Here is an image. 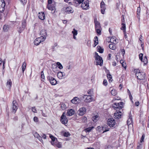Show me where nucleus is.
<instances>
[{"label": "nucleus", "instance_id": "obj_1", "mask_svg": "<svg viewBox=\"0 0 149 149\" xmlns=\"http://www.w3.org/2000/svg\"><path fill=\"white\" fill-rule=\"evenodd\" d=\"M136 72L135 75L138 79L140 80H143L145 78V74L142 72H140L138 69H135L134 70Z\"/></svg>", "mask_w": 149, "mask_h": 149}, {"label": "nucleus", "instance_id": "obj_2", "mask_svg": "<svg viewBox=\"0 0 149 149\" xmlns=\"http://www.w3.org/2000/svg\"><path fill=\"white\" fill-rule=\"evenodd\" d=\"M52 4L51 5H50V4H48V3L47 8L49 10L52 11V13L54 14L55 13L56 10V5L54 1L52 2Z\"/></svg>", "mask_w": 149, "mask_h": 149}, {"label": "nucleus", "instance_id": "obj_3", "mask_svg": "<svg viewBox=\"0 0 149 149\" xmlns=\"http://www.w3.org/2000/svg\"><path fill=\"white\" fill-rule=\"evenodd\" d=\"M107 123L110 127H113L115 125V120L113 118H109L107 120Z\"/></svg>", "mask_w": 149, "mask_h": 149}, {"label": "nucleus", "instance_id": "obj_4", "mask_svg": "<svg viewBox=\"0 0 149 149\" xmlns=\"http://www.w3.org/2000/svg\"><path fill=\"white\" fill-rule=\"evenodd\" d=\"M60 121L62 124L65 125L67 124L68 120L67 118L65 113L63 112L60 118Z\"/></svg>", "mask_w": 149, "mask_h": 149}, {"label": "nucleus", "instance_id": "obj_5", "mask_svg": "<svg viewBox=\"0 0 149 149\" xmlns=\"http://www.w3.org/2000/svg\"><path fill=\"white\" fill-rule=\"evenodd\" d=\"M47 80L52 85H54L57 83V81L56 79L51 76H48L47 77Z\"/></svg>", "mask_w": 149, "mask_h": 149}, {"label": "nucleus", "instance_id": "obj_6", "mask_svg": "<svg viewBox=\"0 0 149 149\" xmlns=\"http://www.w3.org/2000/svg\"><path fill=\"white\" fill-rule=\"evenodd\" d=\"M95 58L96 61V65L102 66L103 64V60L102 58L100 56H96Z\"/></svg>", "mask_w": 149, "mask_h": 149}, {"label": "nucleus", "instance_id": "obj_7", "mask_svg": "<svg viewBox=\"0 0 149 149\" xmlns=\"http://www.w3.org/2000/svg\"><path fill=\"white\" fill-rule=\"evenodd\" d=\"M81 7L84 10L88 9L89 8L88 1L86 0L83 3H82L81 5Z\"/></svg>", "mask_w": 149, "mask_h": 149}, {"label": "nucleus", "instance_id": "obj_8", "mask_svg": "<svg viewBox=\"0 0 149 149\" xmlns=\"http://www.w3.org/2000/svg\"><path fill=\"white\" fill-rule=\"evenodd\" d=\"M40 34L41 35L40 37L42 38V41H44L46 38V36H47V33L45 30L42 29L40 32Z\"/></svg>", "mask_w": 149, "mask_h": 149}, {"label": "nucleus", "instance_id": "obj_9", "mask_svg": "<svg viewBox=\"0 0 149 149\" xmlns=\"http://www.w3.org/2000/svg\"><path fill=\"white\" fill-rule=\"evenodd\" d=\"M100 8L101 13L102 14H104L106 9V7L105 3L103 1H102L100 3Z\"/></svg>", "mask_w": 149, "mask_h": 149}, {"label": "nucleus", "instance_id": "obj_10", "mask_svg": "<svg viewBox=\"0 0 149 149\" xmlns=\"http://www.w3.org/2000/svg\"><path fill=\"white\" fill-rule=\"evenodd\" d=\"M133 121L132 117V114L130 113L129 115V118L127 121V124L128 126L130 125H132V126L133 125Z\"/></svg>", "mask_w": 149, "mask_h": 149}, {"label": "nucleus", "instance_id": "obj_11", "mask_svg": "<svg viewBox=\"0 0 149 149\" xmlns=\"http://www.w3.org/2000/svg\"><path fill=\"white\" fill-rule=\"evenodd\" d=\"M83 99H85V101L87 102H90L92 101V99L91 95H84L83 97Z\"/></svg>", "mask_w": 149, "mask_h": 149}, {"label": "nucleus", "instance_id": "obj_12", "mask_svg": "<svg viewBox=\"0 0 149 149\" xmlns=\"http://www.w3.org/2000/svg\"><path fill=\"white\" fill-rule=\"evenodd\" d=\"M51 144L54 146H56L57 148H60L62 147L61 143V142H58L57 141H56V142H51Z\"/></svg>", "mask_w": 149, "mask_h": 149}, {"label": "nucleus", "instance_id": "obj_13", "mask_svg": "<svg viewBox=\"0 0 149 149\" xmlns=\"http://www.w3.org/2000/svg\"><path fill=\"white\" fill-rule=\"evenodd\" d=\"M79 115L82 116L84 115L86 112V109L84 107H82L80 108L79 109Z\"/></svg>", "mask_w": 149, "mask_h": 149}, {"label": "nucleus", "instance_id": "obj_14", "mask_svg": "<svg viewBox=\"0 0 149 149\" xmlns=\"http://www.w3.org/2000/svg\"><path fill=\"white\" fill-rule=\"evenodd\" d=\"M95 28V29L101 28L100 23L97 20V19L95 18L94 19Z\"/></svg>", "mask_w": 149, "mask_h": 149}, {"label": "nucleus", "instance_id": "obj_15", "mask_svg": "<svg viewBox=\"0 0 149 149\" xmlns=\"http://www.w3.org/2000/svg\"><path fill=\"white\" fill-rule=\"evenodd\" d=\"M121 112L120 111H116V112L114 113V117L115 118L118 119L121 117Z\"/></svg>", "mask_w": 149, "mask_h": 149}, {"label": "nucleus", "instance_id": "obj_16", "mask_svg": "<svg viewBox=\"0 0 149 149\" xmlns=\"http://www.w3.org/2000/svg\"><path fill=\"white\" fill-rule=\"evenodd\" d=\"M141 9L140 6L138 7L136 10V17L138 19L139 21L140 20V12Z\"/></svg>", "mask_w": 149, "mask_h": 149}, {"label": "nucleus", "instance_id": "obj_17", "mask_svg": "<svg viewBox=\"0 0 149 149\" xmlns=\"http://www.w3.org/2000/svg\"><path fill=\"white\" fill-rule=\"evenodd\" d=\"M42 38L41 37H39L37 38L34 42V44L36 45H38L42 41Z\"/></svg>", "mask_w": 149, "mask_h": 149}, {"label": "nucleus", "instance_id": "obj_18", "mask_svg": "<svg viewBox=\"0 0 149 149\" xmlns=\"http://www.w3.org/2000/svg\"><path fill=\"white\" fill-rule=\"evenodd\" d=\"M39 18L42 20H44L45 19V14L43 12H41L38 13Z\"/></svg>", "mask_w": 149, "mask_h": 149}, {"label": "nucleus", "instance_id": "obj_19", "mask_svg": "<svg viewBox=\"0 0 149 149\" xmlns=\"http://www.w3.org/2000/svg\"><path fill=\"white\" fill-rule=\"evenodd\" d=\"M12 103L13 104V109L15 111V113L17 109V104L16 100H13Z\"/></svg>", "mask_w": 149, "mask_h": 149}, {"label": "nucleus", "instance_id": "obj_20", "mask_svg": "<svg viewBox=\"0 0 149 149\" xmlns=\"http://www.w3.org/2000/svg\"><path fill=\"white\" fill-rule=\"evenodd\" d=\"M65 11L68 13H73L74 10L70 7H68L65 8Z\"/></svg>", "mask_w": 149, "mask_h": 149}, {"label": "nucleus", "instance_id": "obj_21", "mask_svg": "<svg viewBox=\"0 0 149 149\" xmlns=\"http://www.w3.org/2000/svg\"><path fill=\"white\" fill-rule=\"evenodd\" d=\"M74 112L75 111L74 109H70L68 110L67 114L68 116H71L74 114Z\"/></svg>", "mask_w": 149, "mask_h": 149}, {"label": "nucleus", "instance_id": "obj_22", "mask_svg": "<svg viewBox=\"0 0 149 149\" xmlns=\"http://www.w3.org/2000/svg\"><path fill=\"white\" fill-rule=\"evenodd\" d=\"M121 101L119 102H115L113 105V107L115 108H121Z\"/></svg>", "mask_w": 149, "mask_h": 149}, {"label": "nucleus", "instance_id": "obj_23", "mask_svg": "<svg viewBox=\"0 0 149 149\" xmlns=\"http://www.w3.org/2000/svg\"><path fill=\"white\" fill-rule=\"evenodd\" d=\"M116 60L118 61H119L120 64H121V58L120 57V54L119 53H118L116 56Z\"/></svg>", "mask_w": 149, "mask_h": 149}, {"label": "nucleus", "instance_id": "obj_24", "mask_svg": "<svg viewBox=\"0 0 149 149\" xmlns=\"http://www.w3.org/2000/svg\"><path fill=\"white\" fill-rule=\"evenodd\" d=\"M110 42L114 44H116L117 42L116 41V39H115V37L113 36L111 37L110 39Z\"/></svg>", "mask_w": 149, "mask_h": 149}, {"label": "nucleus", "instance_id": "obj_25", "mask_svg": "<svg viewBox=\"0 0 149 149\" xmlns=\"http://www.w3.org/2000/svg\"><path fill=\"white\" fill-rule=\"evenodd\" d=\"M63 74H64V72H58L57 74L58 77L60 79H61L63 77Z\"/></svg>", "mask_w": 149, "mask_h": 149}, {"label": "nucleus", "instance_id": "obj_26", "mask_svg": "<svg viewBox=\"0 0 149 149\" xmlns=\"http://www.w3.org/2000/svg\"><path fill=\"white\" fill-rule=\"evenodd\" d=\"M12 84V82L11 79L8 80L7 82V86L10 89L11 87Z\"/></svg>", "mask_w": 149, "mask_h": 149}, {"label": "nucleus", "instance_id": "obj_27", "mask_svg": "<svg viewBox=\"0 0 149 149\" xmlns=\"http://www.w3.org/2000/svg\"><path fill=\"white\" fill-rule=\"evenodd\" d=\"M144 63V65H146L148 63V60L147 58V57L146 56H145L143 60V61H141Z\"/></svg>", "mask_w": 149, "mask_h": 149}, {"label": "nucleus", "instance_id": "obj_28", "mask_svg": "<svg viewBox=\"0 0 149 149\" xmlns=\"http://www.w3.org/2000/svg\"><path fill=\"white\" fill-rule=\"evenodd\" d=\"M24 29V28L22 26L18 27L17 28V31L19 33H21Z\"/></svg>", "mask_w": 149, "mask_h": 149}, {"label": "nucleus", "instance_id": "obj_29", "mask_svg": "<svg viewBox=\"0 0 149 149\" xmlns=\"http://www.w3.org/2000/svg\"><path fill=\"white\" fill-rule=\"evenodd\" d=\"M49 137L51 139H52V141L51 142H56V141H55V140H56V141L57 140V139L54 136L52 135L51 134H49Z\"/></svg>", "mask_w": 149, "mask_h": 149}, {"label": "nucleus", "instance_id": "obj_30", "mask_svg": "<svg viewBox=\"0 0 149 149\" xmlns=\"http://www.w3.org/2000/svg\"><path fill=\"white\" fill-rule=\"evenodd\" d=\"M94 45L93 46L94 47H95L98 44V37L97 36H96L94 37Z\"/></svg>", "mask_w": 149, "mask_h": 149}, {"label": "nucleus", "instance_id": "obj_31", "mask_svg": "<svg viewBox=\"0 0 149 149\" xmlns=\"http://www.w3.org/2000/svg\"><path fill=\"white\" fill-rule=\"evenodd\" d=\"M78 98L76 97H74L72 100H71V101L72 103L74 104H76L78 102L77 101Z\"/></svg>", "mask_w": 149, "mask_h": 149}, {"label": "nucleus", "instance_id": "obj_32", "mask_svg": "<svg viewBox=\"0 0 149 149\" xmlns=\"http://www.w3.org/2000/svg\"><path fill=\"white\" fill-rule=\"evenodd\" d=\"M115 44H114L113 43L110 44L109 45V47L111 49L114 50L116 48V46L115 45Z\"/></svg>", "mask_w": 149, "mask_h": 149}, {"label": "nucleus", "instance_id": "obj_33", "mask_svg": "<svg viewBox=\"0 0 149 149\" xmlns=\"http://www.w3.org/2000/svg\"><path fill=\"white\" fill-rule=\"evenodd\" d=\"M26 63L25 62H24L23 63L22 65V72L24 73V70H25L26 68Z\"/></svg>", "mask_w": 149, "mask_h": 149}, {"label": "nucleus", "instance_id": "obj_34", "mask_svg": "<svg viewBox=\"0 0 149 149\" xmlns=\"http://www.w3.org/2000/svg\"><path fill=\"white\" fill-rule=\"evenodd\" d=\"M122 30H123V33H125L126 31L125 24L124 23H122Z\"/></svg>", "mask_w": 149, "mask_h": 149}, {"label": "nucleus", "instance_id": "obj_35", "mask_svg": "<svg viewBox=\"0 0 149 149\" xmlns=\"http://www.w3.org/2000/svg\"><path fill=\"white\" fill-rule=\"evenodd\" d=\"M9 28V26L8 25H4L3 26V30L4 31H7Z\"/></svg>", "mask_w": 149, "mask_h": 149}, {"label": "nucleus", "instance_id": "obj_36", "mask_svg": "<svg viewBox=\"0 0 149 149\" xmlns=\"http://www.w3.org/2000/svg\"><path fill=\"white\" fill-rule=\"evenodd\" d=\"M97 48V50H99V52L100 53H103L104 51V49L102 48V47H101L100 46H98Z\"/></svg>", "mask_w": 149, "mask_h": 149}, {"label": "nucleus", "instance_id": "obj_37", "mask_svg": "<svg viewBox=\"0 0 149 149\" xmlns=\"http://www.w3.org/2000/svg\"><path fill=\"white\" fill-rule=\"evenodd\" d=\"M94 127L93 126L87 128L85 129V131L86 132H89Z\"/></svg>", "mask_w": 149, "mask_h": 149}, {"label": "nucleus", "instance_id": "obj_38", "mask_svg": "<svg viewBox=\"0 0 149 149\" xmlns=\"http://www.w3.org/2000/svg\"><path fill=\"white\" fill-rule=\"evenodd\" d=\"M122 67H123L124 69L126 70L127 67V65L125 61H124L122 63Z\"/></svg>", "mask_w": 149, "mask_h": 149}, {"label": "nucleus", "instance_id": "obj_39", "mask_svg": "<svg viewBox=\"0 0 149 149\" xmlns=\"http://www.w3.org/2000/svg\"><path fill=\"white\" fill-rule=\"evenodd\" d=\"M95 29L96 30L97 33V34L99 35L101 34L102 30L101 28Z\"/></svg>", "mask_w": 149, "mask_h": 149}, {"label": "nucleus", "instance_id": "obj_40", "mask_svg": "<svg viewBox=\"0 0 149 149\" xmlns=\"http://www.w3.org/2000/svg\"><path fill=\"white\" fill-rule=\"evenodd\" d=\"M111 92V95L113 96H115L117 94V91L115 89L112 90Z\"/></svg>", "mask_w": 149, "mask_h": 149}, {"label": "nucleus", "instance_id": "obj_41", "mask_svg": "<svg viewBox=\"0 0 149 149\" xmlns=\"http://www.w3.org/2000/svg\"><path fill=\"white\" fill-rule=\"evenodd\" d=\"M5 6H0V13L3 12L5 9Z\"/></svg>", "mask_w": 149, "mask_h": 149}, {"label": "nucleus", "instance_id": "obj_42", "mask_svg": "<svg viewBox=\"0 0 149 149\" xmlns=\"http://www.w3.org/2000/svg\"><path fill=\"white\" fill-rule=\"evenodd\" d=\"M98 118V116L96 115L92 117V120L94 122H96Z\"/></svg>", "mask_w": 149, "mask_h": 149}, {"label": "nucleus", "instance_id": "obj_43", "mask_svg": "<svg viewBox=\"0 0 149 149\" xmlns=\"http://www.w3.org/2000/svg\"><path fill=\"white\" fill-rule=\"evenodd\" d=\"M41 78L42 79V81H44V80L45 79V76L43 71H42L41 72Z\"/></svg>", "mask_w": 149, "mask_h": 149}, {"label": "nucleus", "instance_id": "obj_44", "mask_svg": "<svg viewBox=\"0 0 149 149\" xmlns=\"http://www.w3.org/2000/svg\"><path fill=\"white\" fill-rule=\"evenodd\" d=\"M107 77L108 79H109V82L112 81V77L111 75L110 74V73L107 74Z\"/></svg>", "mask_w": 149, "mask_h": 149}, {"label": "nucleus", "instance_id": "obj_45", "mask_svg": "<svg viewBox=\"0 0 149 149\" xmlns=\"http://www.w3.org/2000/svg\"><path fill=\"white\" fill-rule=\"evenodd\" d=\"M5 6L6 3L4 0H0V6Z\"/></svg>", "mask_w": 149, "mask_h": 149}, {"label": "nucleus", "instance_id": "obj_46", "mask_svg": "<svg viewBox=\"0 0 149 149\" xmlns=\"http://www.w3.org/2000/svg\"><path fill=\"white\" fill-rule=\"evenodd\" d=\"M56 64L57 65L58 67L60 69H61L63 68V66L62 64L59 62H57L56 63Z\"/></svg>", "mask_w": 149, "mask_h": 149}, {"label": "nucleus", "instance_id": "obj_47", "mask_svg": "<svg viewBox=\"0 0 149 149\" xmlns=\"http://www.w3.org/2000/svg\"><path fill=\"white\" fill-rule=\"evenodd\" d=\"M61 107L63 110L65 109L66 108H67L66 106L64 103L61 104Z\"/></svg>", "mask_w": 149, "mask_h": 149}, {"label": "nucleus", "instance_id": "obj_48", "mask_svg": "<svg viewBox=\"0 0 149 149\" xmlns=\"http://www.w3.org/2000/svg\"><path fill=\"white\" fill-rule=\"evenodd\" d=\"M22 26H21L22 27H24V28H25L26 25V21L25 20H24L22 21Z\"/></svg>", "mask_w": 149, "mask_h": 149}, {"label": "nucleus", "instance_id": "obj_49", "mask_svg": "<svg viewBox=\"0 0 149 149\" xmlns=\"http://www.w3.org/2000/svg\"><path fill=\"white\" fill-rule=\"evenodd\" d=\"M113 148V147L111 145L107 146L105 147V149H114Z\"/></svg>", "mask_w": 149, "mask_h": 149}, {"label": "nucleus", "instance_id": "obj_50", "mask_svg": "<svg viewBox=\"0 0 149 149\" xmlns=\"http://www.w3.org/2000/svg\"><path fill=\"white\" fill-rule=\"evenodd\" d=\"M143 54L142 53H140L139 54V59L141 61H143Z\"/></svg>", "mask_w": 149, "mask_h": 149}, {"label": "nucleus", "instance_id": "obj_51", "mask_svg": "<svg viewBox=\"0 0 149 149\" xmlns=\"http://www.w3.org/2000/svg\"><path fill=\"white\" fill-rule=\"evenodd\" d=\"M70 135V134L68 132H65L63 133V136L66 137H68Z\"/></svg>", "mask_w": 149, "mask_h": 149}, {"label": "nucleus", "instance_id": "obj_52", "mask_svg": "<svg viewBox=\"0 0 149 149\" xmlns=\"http://www.w3.org/2000/svg\"><path fill=\"white\" fill-rule=\"evenodd\" d=\"M72 33L73 34V35H77V31L75 29H74L73 31H72Z\"/></svg>", "mask_w": 149, "mask_h": 149}, {"label": "nucleus", "instance_id": "obj_53", "mask_svg": "<svg viewBox=\"0 0 149 149\" xmlns=\"http://www.w3.org/2000/svg\"><path fill=\"white\" fill-rule=\"evenodd\" d=\"M81 120L82 122H85L87 121V118L85 116L82 117Z\"/></svg>", "mask_w": 149, "mask_h": 149}, {"label": "nucleus", "instance_id": "obj_54", "mask_svg": "<svg viewBox=\"0 0 149 149\" xmlns=\"http://www.w3.org/2000/svg\"><path fill=\"white\" fill-rule=\"evenodd\" d=\"M145 137V135L144 134H143L140 140L141 142H143L144 141V138Z\"/></svg>", "mask_w": 149, "mask_h": 149}, {"label": "nucleus", "instance_id": "obj_55", "mask_svg": "<svg viewBox=\"0 0 149 149\" xmlns=\"http://www.w3.org/2000/svg\"><path fill=\"white\" fill-rule=\"evenodd\" d=\"M137 149H142L141 144L139 143L137 144Z\"/></svg>", "mask_w": 149, "mask_h": 149}, {"label": "nucleus", "instance_id": "obj_56", "mask_svg": "<svg viewBox=\"0 0 149 149\" xmlns=\"http://www.w3.org/2000/svg\"><path fill=\"white\" fill-rule=\"evenodd\" d=\"M93 89H89L88 90V94L91 95L93 93Z\"/></svg>", "mask_w": 149, "mask_h": 149}, {"label": "nucleus", "instance_id": "obj_57", "mask_svg": "<svg viewBox=\"0 0 149 149\" xmlns=\"http://www.w3.org/2000/svg\"><path fill=\"white\" fill-rule=\"evenodd\" d=\"M4 15L3 12L0 13V20H1L2 18L4 16Z\"/></svg>", "mask_w": 149, "mask_h": 149}, {"label": "nucleus", "instance_id": "obj_58", "mask_svg": "<svg viewBox=\"0 0 149 149\" xmlns=\"http://www.w3.org/2000/svg\"><path fill=\"white\" fill-rule=\"evenodd\" d=\"M104 130L103 132H107L109 130V129L110 128H108V127L107 126H106L104 127Z\"/></svg>", "mask_w": 149, "mask_h": 149}, {"label": "nucleus", "instance_id": "obj_59", "mask_svg": "<svg viewBox=\"0 0 149 149\" xmlns=\"http://www.w3.org/2000/svg\"><path fill=\"white\" fill-rule=\"evenodd\" d=\"M33 120L35 122H38V119L37 117L35 116L33 118Z\"/></svg>", "mask_w": 149, "mask_h": 149}, {"label": "nucleus", "instance_id": "obj_60", "mask_svg": "<svg viewBox=\"0 0 149 149\" xmlns=\"http://www.w3.org/2000/svg\"><path fill=\"white\" fill-rule=\"evenodd\" d=\"M27 1V0H21V2L23 5H24L26 3Z\"/></svg>", "mask_w": 149, "mask_h": 149}, {"label": "nucleus", "instance_id": "obj_61", "mask_svg": "<svg viewBox=\"0 0 149 149\" xmlns=\"http://www.w3.org/2000/svg\"><path fill=\"white\" fill-rule=\"evenodd\" d=\"M103 84L105 86H106L107 85V82L106 80L104 79V80Z\"/></svg>", "mask_w": 149, "mask_h": 149}, {"label": "nucleus", "instance_id": "obj_62", "mask_svg": "<svg viewBox=\"0 0 149 149\" xmlns=\"http://www.w3.org/2000/svg\"><path fill=\"white\" fill-rule=\"evenodd\" d=\"M41 137L44 139H46V135L44 134H42L41 135Z\"/></svg>", "mask_w": 149, "mask_h": 149}, {"label": "nucleus", "instance_id": "obj_63", "mask_svg": "<svg viewBox=\"0 0 149 149\" xmlns=\"http://www.w3.org/2000/svg\"><path fill=\"white\" fill-rule=\"evenodd\" d=\"M84 1V0H78L77 1V0H76V1L79 4H80L81 3H82V2Z\"/></svg>", "mask_w": 149, "mask_h": 149}, {"label": "nucleus", "instance_id": "obj_64", "mask_svg": "<svg viewBox=\"0 0 149 149\" xmlns=\"http://www.w3.org/2000/svg\"><path fill=\"white\" fill-rule=\"evenodd\" d=\"M34 136L35 137H36L37 138H38L40 136L38 134L37 132H36L34 134Z\"/></svg>", "mask_w": 149, "mask_h": 149}]
</instances>
